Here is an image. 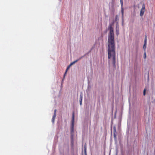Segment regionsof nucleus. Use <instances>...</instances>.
Instances as JSON below:
<instances>
[{
  "label": "nucleus",
  "instance_id": "obj_1",
  "mask_svg": "<svg viewBox=\"0 0 155 155\" xmlns=\"http://www.w3.org/2000/svg\"><path fill=\"white\" fill-rule=\"evenodd\" d=\"M113 25L112 24H110L108 28L110 32L108 38L107 51L108 58H112V64L114 66L115 63V53L114 37V30L112 27Z\"/></svg>",
  "mask_w": 155,
  "mask_h": 155
},
{
  "label": "nucleus",
  "instance_id": "obj_2",
  "mask_svg": "<svg viewBox=\"0 0 155 155\" xmlns=\"http://www.w3.org/2000/svg\"><path fill=\"white\" fill-rule=\"evenodd\" d=\"M74 112L72 114V124H71V138L72 140L73 138V135H74Z\"/></svg>",
  "mask_w": 155,
  "mask_h": 155
},
{
  "label": "nucleus",
  "instance_id": "obj_3",
  "mask_svg": "<svg viewBox=\"0 0 155 155\" xmlns=\"http://www.w3.org/2000/svg\"><path fill=\"white\" fill-rule=\"evenodd\" d=\"M145 10V5L143 4L142 5V8L141 10L140 13V16H142L143 15L144 12Z\"/></svg>",
  "mask_w": 155,
  "mask_h": 155
},
{
  "label": "nucleus",
  "instance_id": "obj_4",
  "mask_svg": "<svg viewBox=\"0 0 155 155\" xmlns=\"http://www.w3.org/2000/svg\"><path fill=\"white\" fill-rule=\"evenodd\" d=\"M120 2L121 5V12L122 14V17H123L124 16V8H123V0H120Z\"/></svg>",
  "mask_w": 155,
  "mask_h": 155
},
{
  "label": "nucleus",
  "instance_id": "obj_5",
  "mask_svg": "<svg viewBox=\"0 0 155 155\" xmlns=\"http://www.w3.org/2000/svg\"><path fill=\"white\" fill-rule=\"evenodd\" d=\"M114 130V139L115 140H117V132L116 129L115 127L114 126L113 127Z\"/></svg>",
  "mask_w": 155,
  "mask_h": 155
},
{
  "label": "nucleus",
  "instance_id": "obj_6",
  "mask_svg": "<svg viewBox=\"0 0 155 155\" xmlns=\"http://www.w3.org/2000/svg\"><path fill=\"white\" fill-rule=\"evenodd\" d=\"M83 57H84V56H82L81 57H80V58H79L78 59V60H75V61H73L72 63H71L70 64V65L71 66L72 65H73V64H74V63H76V62L78 61L79 60H80V59H81L82 58H83Z\"/></svg>",
  "mask_w": 155,
  "mask_h": 155
},
{
  "label": "nucleus",
  "instance_id": "obj_7",
  "mask_svg": "<svg viewBox=\"0 0 155 155\" xmlns=\"http://www.w3.org/2000/svg\"><path fill=\"white\" fill-rule=\"evenodd\" d=\"M82 94H80V103L81 105L82 104Z\"/></svg>",
  "mask_w": 155,
  "mask_h": 155
},
{
  "label": "nucleus",
  "instance_id": "obj_8",
  "mask_svg": "<svg viewBox=\"0 0 155 155\" xmlns=\"http://www.w3.org/2000/svg\"><path fill=\"white\" fill-rule=\"evenodd\" d=\"M71 66V65H69L67 68V69H66V71H65V73H64V77L65 76V75H66V74L67 73V71L68 70V69H69V68L70 66Z\"/></svg>",
  "mask_w": 155,
  "mask_h": 155
},
{
  "label": "nucleus",
  "instance_id": "obj_9",
  "mask_svg": "<svg viewBox=\"0 0 155 155\" xmlns=\"http://www.w3.org/2000/svg\"><path fill=\"white\" fill-rule=\"evenodd\" d=\"M84 152L85 155H87V152H86V149H87L86 146H84Z\"/></svg>",
  "mask_w": 155,
  "mask_h": 155
},
{
  "label": "nucleus",
  "instance_id": "obj_10",
  "mask_svg": "<svg viewBox=\"0 0 155 155\" xmlns=\"http://www.w3.org/2000/svg\"><path fill=\"white\" fill-rule=\"evenodd\" d=\"M116 32L117 35H118L119 34V29L118 28H117V26H116Z\"/></svg>",
  "mask_w": 155,
  "mask_h": 155
},
{
  "label": "nucleus",
  "instance_id": "obj_11",
  "mask_svg": "<svg viewBox=\"0 0 155 155\" xmlns=\"http://www.w3.org/2000/svg\"><path fill=\"white\" fill-rule=\"evenodd\" d=\"M147 36L146 35H145L144 41V43L147 44Z\"/></svg>",
  "mask_w": 155,
  "mask_h": 155
},
{
  "label": "nucleus",
  "instance_id": "obj_12",
  "mask_svg": "<svg viewBox=\"0 0 155 155\" xmlns=\"http://www.w3.org/2000/svg\"><path fill=\"white\" fill-rule=\"evenodd\" d=\"M56 116V115H53L52 118V121L53 122H54L55 118V117Z\"/></svg>",
  "mask_w": 155,
  "mask_h": 155
},
{
  "label": "nucleus",
  "instance_id": "obj_13",
  "mask_svg": "<svg viewBox=\"0 0 155 155\" xmlns=\"http://www.w3.org/2000/svg\"><path fill=\"white\" fill-rule=\"evenodd\" d=\"M146 45H147V44L144 43L143 46V48L144 50H145V49H146Z\"/></svg>",
  "mask_w": 155,
  "mask_h": 155
},
{
  "label": "nucleus",
  "instance_id": "obj_14",
  "mask_svg": "<svg viewBox=\"0 0 155 155\" xmlns=\"http://www.w3.org/2000/svg\"><path fill=\"white\" fill-rule=\"evenodd\" d=\"M146 89H144L143 91V94L144 95H145L146 94Z\"/></svg>",
  "mask_w": 155,
  "mask_h": 155
},
{
  "label": "nucleus",
  "instance_id": "obj_15",
  "mask_svg": "<svg viewBox=\"0 0 155 155\" xmlns=\"http://www.w3.org/2000/svg\"><path fill=\"white\" fill-rule=\"evenodd\" d=\"M146 52H145L144 53V59H145L146 58Z\"/></svg>",
  "mask_w": 155,
  "mask_h": 155
},
{
  "label": "nucleus",
  "instance_id": "obj_16",
  "mask_svg": "<svg viewBox=\"0 0 155 155\" xmlns=\"http://www.w3.org/2000/svg\"><path fill=\"white\" fill-rule=\"evenodd\" d=\"M56 111H57V110H56L55 109L54 110V115H56Z\"/></svg>",
  "mask_w": 155,
  "mask_h": 155
}]
</instances>
